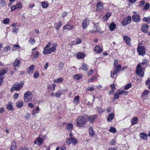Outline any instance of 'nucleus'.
Returning a JSON list of instances; mask_svg holds the SVG:
<instances>
[{
    "mask_svg": "<svg viewBox=\"0 0 150 150\" xmlns=\"http://www.w3.org/2000/svg\"><path fill=\"white\" fill-rule=\"evenodd\" d=\"M52 44L49 42L44 48L43 53L45 54H50L54 52L56 50L57 45L56 43H54L52 45V47L50 48Z\"/></svg>",
    "mask_w": 150,
    "mask_h": 150,
    "instance_id": "f257e3e1",
    "label": "nucleus"
},
{
    "mask_svg": "<svg viewBox=\"0 0 150 150\" xmlns=\"http://www.w3.org/2000/svg\"><path fill=\"white\" fill-rule=\"evenodd\" d=\"M148 62V60L146 59H144L142 62L138 64L136 69V74L138 75L140 77H143L144 74V72L143 71L142 68V65H146Z\"/></svg>",
    "mask_w": 150,
    "mask_h": 150,
    "instance_id": "f03ea898",
    "label": "nucleus"
},
{
    "mask_svg": "<svg viewBox=\"0 0 150 150\" xmlns=\"http://www.w3.org/2000/svg\"><path fill=\"white\" fill-rule=\"evenodd\" d=\"M87 122L86 119L83 116H79L76 119V125L77 127H83Z\"/></svg>",
    "mask_w": 150,
    "mask_h": 150,
    "instance_id": "7ed1b4c3",
    "label": "nucleus"
},
{
    "mask_svg": "<svg viewBox=\"0 0 150 150\" xmlns=\"http://www.w3.org/2000/svg\"><path fill=\"white\" fill-rule=\"evenodd\" d=\"M33 97L32 92L28 91L25 92L24 95V99L26 103L30 102L31 101Z\"/></svg>",
    "mask_w": 150,
    "mask_h": 150,
    "instance_id": "20e7f679",
    "label": "nucleus"
},
{
    "mask_svg": "<svg viewBox=\"0 0 150 150\" xmlns=\"http://www.w3.org/2000/svg\"><path fill=\"white\" fill-rule=\"evenodd\" d=\"M103 4L100 1L98 0L96 4V11L97 12H99L102 11L103 9Z\"/></svg>",
    "mask_w": 150,
    "mask_h": 150,
    "instance_id": "39448f33",
    "label": "nucleus"
},
{
    "mask_svg": "<svg viewBox=\"0 0 150 150\" xmlns=\"http://www.w3.org/2000/svg\"><path fill=\"white\" fill-rule=\"evenodd\" d=\"M115 67L113 72L111 71L110 76L112 78H114L115 74H117L121 70V67L120 65H117L116 66H114Z\"/></svg>",
    "mask_w": 150,
    "mask_h": 150,
    "instance_id": "423d86ee",
    "label": "nucleus"
},
{
    "mask_svg": "<svg viewBox=\"0 0 150 150\" xmlns=\"http://www.w3.org/2000/svg\"><path fill=\"white\" fill-rule=\"evenodd\" d=\"M23 84L22 83L16 84L14 85L11 89V91H18L22 88Z\"/></svg>",
    "mask_w": 150,
    "mask_h": 150,
    "instance_id": "0eeeda50",
    "label": "nucleus"
},
{
    "mask_svg": "<svg viewBox=\"0 0 150 150\" xmlns=\"http://www.w3.org/2000/svg\"><path fill=\"white\" fill-rule=\"evenodd\" d=\"M137 51L139 55H140L144 56L145 54V47L144 46H140L138 47L137 49Z\"/></svg>",
    "mask_w": 150,
    "mask_h": 150,
    "instance_id": "6e6552de",
    "label": "nucleus"
},
{
    "mask_svg": "<svg viewBox=\"0 0 150 150\" xmlns=\"http://www.w3.org/2000/svg\"><path fill=\"white\" fill-rule=\"evenodd\" d=\"M46 138L45 136H43L42 138L40 137H37L34 141V144H37L38 145H40L43 142V140Z\"/></svg>",
    "mask_w": 150,
    "mask_h": 150,
    "instance_id": "1a4fd4ad",
    "label": "nucleus"
},
{
    "mask_svg": "<svg viewBox=\"0 0 150 150\" xmlns=\"http://www.w3.org/2000/svg\"><path fill=\"white\" fill-rule=\"evenodd\" d=\"M131 21V17L130 16L127 17L122 22L121 24L124 26H126L129 24Z\"/></svg>",
    "mask_w": 150,
    "mask_h": 150,
    "instance_id": "9d476101",
    "label": "nucleus"
},
{
    "mask_svg": "<svg viewBox=\"0 0 150 150\" xmlns=\"http://www.w3.org/2000/svg\"><path fill=\"white\" fill-rule=\"evenodd\" d=\"M77 142L76 139L74 137H71L68 139L66 141V143L68 145H70L71 143L76 144Z\"/></svg>",
    "mask_w": 150,
    "mask_h": 150,
    "instance_id": "9b49d317",
    "label": "nucleus"
},
{
    "mask_svg": "<svg viewBox=\"0 0 150 150\" xmlns=\"http://www.w3.org/2000/svg\"><path fill=\"white\" fill-rule=\"evenodd\" d=\"M8 70L7 69H4L0 71V86L2 84L3 81V75L6 73Z\"/></svg>",
    "mask_w": 150,
    "mask_h": 150,
    "instance_id": "f8f14e48",
    "label": "nucleus"
},
{
    "mask_svg": "<svg viewBox=\"0 0 150 150\" xmlns=\"http://www.w3.org/2000/svg\"><path fill=\"white\" fill-rule=\"evenodd\" d=\"M133 21L136 23L139 22L141 20L140 16L138 15L134 14L132 16Z\"/></svg>",
    "mask_w": 150,
    "mask_h": 150,
    "instance_id": "ddd939ff",
    "label": "nucleus"
},
{
    "mask_svg": "<svg viewBox=\"0 0 150 150\" xmlns=\"http://www.w3.org/2000/svg\"><path fill=\"white\" fill-rule=\"evenodd\" d=\"M89 24V21L87 19H85L83 21L82 24V28L85 29Z\"/></svg>",
    "mask_w": 150,
    "mask_h": 150,
    "instance_id": "4468645a",
    "label": "nucleus"
},
{
    "mask_svg": "<svg viewBox=\"0 0 150 150\" xmlns=\"http://www.w3.org/2000/svg\"><path fill=\"white\" fill-rule=\"evenodd\" d=\"M123 40L126 42V44L129 45H131L130 42L131 41V38L130 37L127 35H125L123 37Z\"/></svg>",
    "mask_w": 150,
    "mask_h": 150,
    "instance_id": "2eb2a0df",
    "label": "nucleus"
},
{
    "mask_svg": "<svg viewBox=\"0 0 150 150\" xmlns=\"http://www.w3.org/2000/svg\"><path fill=\"white\" fill-rule=\"evenodd\" d=\"M20 61L18 59H16L15 61L13 62V65L15 67H18V68L16 67H14V70L16 71L18 68V67L20 65Z\"/></svg>",
    "mask_w": 150,
    "mask_h": 150,
    "instance_id": "dca6fc26",
    "label": "nucleus"
},
{
    "mask_svg": "<svg viewBox=\"0 0 150 150\" xmlns=\"http://www.w3.org/2000/svg\"><path fill=\"white\" fill-rule=\"evenodd\" d=\"M141 30L144 33H147L148 32V25L146 24H144L142 26Z\"/></svg>",
    "mask_w": 150,
    "mask_h": 150,
    "instance_id": "f3484780",
    "label": "nucleus"
},
{
    "mask_svg": "<svg viewBox=\"0 0 150 150\" xmlns=\"http://www.w3.org/2000/svg\"><path fill=\"white\" fill-rule=\"evenodd\" d=\"M39 53L38 52L35 51L32 53L31 55V58L32 60H34L39 57Z\"/></svg>",
    "mask_w": 150,
    "mask_h": 150,
    "instance_id": "a211bd4d",
    "label": "nucleus"
},
{
    "mask_svg": "<svg viewBox=\"0 0 150 150\" xmlns=\"http://www.w3.org/2000/svg\"><path fill=\"white\" fill-rule=\"evenodd\" d=\"M102 51L101 48L99 46H96L94 47V52L96 53L100 54Z\"/></svg>",
    "mask_w": 150,
    "mask_h": 150,
    "instance_id": "6ab92c4d",
    "label": "nucleus"
},
{
    "mask_svg": "<svg viewBox=\"0 0 150 150\" xmlns=\"http://www.w3.org/2000/svg\"><path fill=\"white\" fill-rule=\"evenodd\" d=\"M16 142L13 140L12 141L11 144L10 150H15L16 149Z\"/></svg>",
    "mask_w": 150,
    "mask_h": 150,
    "instance_id": "aec40b11",
    "label": "nucleus"
},
{
    "mask_svg": "<svg viewBox=\"0 0 150 150\" xmlns=\"http://www.w3.org/2000/svg\"><path fill=\"white\" fill-rule=\"evenodd\" d=\"M138 118L136 117H134L131 120L132 125H134L138 123Z\"/></svg>",
    "mask_w": 150,
    "mask_h": 150,
    "instance_id": "412c9836",
    "label": "nucleus"
},
{
    "mask_svg": "<svg viewBox=\"0 0 150 150\" xmlns=\"http://www.w3.org/2000/svg\"><path fill=\"white\" fill-rule=\"evenodd\" d=\"M34 66L33 65H32L30 66L28 69L27 72L30 74H32L33 72V70Z\"/></svg>",
    "mask_w": 150,
    "mask_h": 150,
    "instance_id": "4be33fe9",
    "label": "nucleus"
},
{
    "mask_svg": "<svg viewBox=\"0 0 150 150\" xmlns=\"http://www.w3.org/2000/svg\"><path fill=\"white\" fill-rule=\"evenodd\" d=\"M114 116V114L112 113H110L107 118V120L108 122H111L113 119Z\"/></svg>",
    "mask_w": 150,
    "mask_h": 150,
    "instance_id": "5701e85b",
    "label": "nucleus"
},
{
    "mask_svg": "<svg viewBox=\"0 0 150 150\" xmlns=\"http://www.w3.org/2000/svg\"><path fill=\"white\" fill-rule=\"evenodd\" d=\"M66 128L69 131L71 132L73 129V125L71 123H68L66 126Z\"/></svg>",
    "mask_w": 150,
    "mask_h": 150,
    "instance_id": "b1692460",
    "label": "nucleus"
},
{
    "mask_svg": "<svg viewBox=\"0 0 150 150\" xmlns=\"http://www.w3.org/2000/svg\"><path fill=\"white\" fill-rule=\"evenodd\" d=\"M62 25V22L61 21L59 22L58 23H56L54 24V27L57 30H59Z\"/></svg>",
    "mask_w": 150,
    "mask_h": 150,
    "instance_id": "393cba45",
    "label": "nucleus"
},
{
    "mask_svg": "<svg viewBox=\"0 0 150 150\" xmlns=\"http://www.w3.org/2000/svg\"><path fill=\"white\" fill-rule=\"evenodd\" d=\"M16 105L18 108H21L23 106L22 100H18L16 103Z\"/></svg>",
    "mask_w": 150,
    "mask_h": 150,
    "instance_id": "a878e982",
    "label": "nucleus"
},
{
    "mask_svg": "<svg viewBox=\"0 0 150 150\" xmlns=\"http://www.w3.org/2000/svg\"><path fill=\"white\" fill-rule=\"evenodd\" d=\"M140 137L144 139H147V136L146 134L141 132L139 134Z\"/></svg>",
    "mask_w": 150,
    "mask_h": 150,
    "instance_id": "bb28decb",
    "label": "nucleus"
},
{
    "mask_svg": "<svg viewBox=\"0 0 150 150\" xmlns=\"http://www.w3.org/2000/svg\"><path fill=\"white\" fill-rule=\"evenodd\" d=\"M88 67L86 64L83 63L82 64V69L79 68V69H82L83 70L86 71L88 69Z\"/></svg>",
    "mask_w": 150,
    "mask_h": 150,
    "instance_id": "cd10ccee",
    "label": "nucleus"
},
{
    "mask_svg": "<svg viewBox=\"0 0 150 150\" xmlns=\"http://www.w3.org/2000/svg\"><path fill=\"white\" fill-rule=\"evenodd\" d=\"M74 27V26H70L68 24H67L63 27V28L65 30L68 29L70 30L72 29Z\"/></svg>",
    "mask_w": 150,
    "mask_h": 150,
    "instance_id": "c85d7f7f",
    "label": "nucleus"
},
{
    "mask_svg": "<svg viewBox=\"0 0 150 150\" xmlns=\"http://www.w3.org/2000/svg\"><path fill=\"white\" fill-rule=\"evenodd\" d=\"M40 111V109L39 107L36 108V109H34L32 110V114L33 115H34L35 114L38 113Z\"/></svg>",
    "mask_w": 150,
    "mask_h": 150,
    "instance_id": "c756f323",
    "label": "nucleus"
},
{
    "mask_svg": "<svg viewBox=\"0 0 150 150\" xmlns=\"http://www.w3.org/2000/svg\"><path fill=\"white\" fill-rule=\"evenodd\" d=\"M111 15V13L108 12L107 13L105 16L103 17V19L104 20L107 21Z\"/></svg>",
    "mask_w": 150,
    "mask_h": 150,
    "instance_id": "7c9ffc66",
    "label": "nucleus"
},
{
    "mask_svg": "<svg viewBox=\"0 0 150 150\" xmlns=\"http://www.w3.org/2000/svg\"><path fill=\"white\" fill-rule=\"evenodd\" d=\"M82 76L81 74H77L74 75L73 78L74 79L79 80L82 77Z\"/></svg>",
    "mask_w": 150,
    "mask_h": 150,
    "instance_id": "2f4dec72",
    "label": "nucleus"
},
{
    "mask_svg": "<svg viewBox=\"0 0 150 150\" xmlns=\"http://www.w3.org/2000/svg\"><path fill=\"white\" fill-rule=\"evenodd\" d=\"M88 130L90 135L91 136H93L94 135V131L93 127L91 126L90 127Z\"/></svg>",
    "mask_w": 150,
    "mask_h": 150,
    "instance_id": "473e14b6",
    "label": "nucleus"
},
{
    "mask_svg": "<svg viewBox=\"0 0 150 150\" xmlns=\"http://www.w3.org/2000/svg\"><path fill=\"white\" fill-rule=\"evenodd\" d=\"M79 101V97L78 96H75L73 100V102L76 105H77Z\"/></svg>",
    "mask_w": 150,
    "mask_h": 150,
    "instance_id": "72a5a7b5",
    "label": "nucleus"
},
{
    "mask_svg": "<svg viewBox=\"0 0 150 150\" xmlns=\"http://www.w3.org/2000/svg\"><path fill=\"white\" fill-rule=\"evenodd\" d=\"M124 91H120L119 92H116L114 95V99H117L119 97V96L122 94L123 92H124Z\"/></svg>",
    "mask_w": 150,
    "mask_h": 150,
    "instance_id": "f704fd0d",
    "label": "nucleus"
},
{
    "mask_svg": "<svg viewBox=\"0 0 150 150\" xmlns=\"http://www.w3.org/2000/svg\"><path fill=\"white\" fill-rule=\"evenodd\" d=\"M85 54L82 53H79L77 55V58L78 59H82L84 58L85 57Z\"/></svg>",
    "mask_w": 150,
    "mask_h": 150,
    "instance_id": "c9c22d12",
    "label": "nucleus"
},
{
    "mask_svg": "<svg viewBox=\"0 0 150 150\" xmlns=\"http://www.w3.org/2000/svg\"><path fill=\"white\" fill-rule=\"evenodd\" d=\"M41 5L43 8H45L48 6V4L47 2L43 1L41 3Z\"/></svg>",
    "mask_w": 150,
    "mask_h": 150,
    "instance_id": "e433bc0d",
    "label": "nucleus"
},
{
    "mask_svg": "<svg viewBox=\"0 0 150 150\" xmlns=\"http://www.w3.org/2000/svg\"><path fill=\"white\" fill-rule=\"evenodd\" d=\"M63 81V79L62 78H59L54 81V83H59L62 82Z\"/></svg>",
    "mask_w": 150,
    "mask_h": 150,
    "instance_id": "4c0bfd02",
    "label": "nucleus"
},
{
    "mask_svg": "<svg viewBox=\"0 0 150 150\" xmlns=\"http://www.w3.org/2000/svg\"><path fill=\"white\" fill-rule=\"evenodd\" d=\"M20 47L18 45H15L13 47L12 50H18L19 49Z\"/></svg>",
    "mask_w": 150,
    "mask_h": 150,
    "instance_id": "58836bf2",
    "label": "nucleus"
},
{
    "mask_svg": "<svg viewBox=\"0 0 150 150\" xmlns=\"http://www.w3.org/2000/svg\"><path fill=\"white\" fill-rule=\"evenodd\" d=\"M6 108L8 110L10 111H12L13 109L12 105L10 104V103L7 105Z\"/></svg>",
    "mask_w": 150,
    "mask_h": 150,
    "instance_id": "ea45409f",
    "label": "nucleus"
},
{
    "mask_svg": "<svg viewBox=\"0 0 150 150\" xmlns=\"http://www.w3.org/2000/svg\"><path fill=\"white\" fill-rule=\"evenodd\" d=\"M115 25L113 23H111L109 26L110 29L111 31H112L115 29Z\"/></svg>",
    "mask_w": 150,
    "mask_h": 150,
    "instance_id": "a19ab883",
    "label": "nucleus"
},
{
    "mask_svg": "<svg viewBox=\"0 0 150 150\" xmlns=\"http://www.w3.org/2000/svg\"><path fill=\"white\" fill-rule=\"evenodd\" d=\"M149 93V90H145L142 93V96L143 97H144L147 95Z\"/></svg>",
    "mask_w": 150,
    "mask_h": 150,
    "instance_id": "79ce46f5",
    "label": "nucleus"
},
{
    "mask_svg": "<svg viewBox=\"0 0 150 150\" xmlns=\"http://www.w3.org/2000/svg\"><path fill=\"white\" fill-rule=\"evenodd\" d=\"M150 5L148 3H146L144 6L143 9L144 10H146L148 9L150 7Z\"/></svg>",
    "mask_w": 150,
    "mask_h": 150,
    "instance_id": "37998d69",
    "label": "nucleus"
},
{
    "mask_svg": "<svg viewBox=\"0 0 150 150\" xmlns=\"http://www.w3.org/2000/svg\"><path fill=\"white\" fill-rule=\"evenodd\" d=\"M88 120L91 122L93 123L94 122V116L92 115L88 117Z\"/></svg>",
    "mask_w": 150,
    "mask_h": 150,
    "instance_id": "c03bdc74",
    "label": "nucleus"
},
{
    "mask_svg": "<svg viewBox=\"0 0 150 150\" xmlns=\"http://www.w3.org/2000/svg\"><path fill=\"white\" fill-rule=\"evenodd\" d=\"M64 65L62 63H60L59 64V66L58 67L60 71H62L63 70V69L64 67Z\"/></svg>",
    "mask_w": 150,
    "mask_h": 150,
    "instance_id": "a18cd8bd",
    "label": "nucleus"
},
{
    "mask_svg": "<svg viewBox=\"0 0 150 150\" xmlns=\"http://www.w3.org/2000/svg\"><path fill=\"white\" fill-rule=\"evenodd\" d=\"M16 6L17 8H21L22 7V5L20 2H18L16 3Z\"/></svg>",
    "mask_w": 150,
    "mask_h": 150,
    "instance_id": "49530a36",
    "label": "nucleus"
},
{
    "mask_svg": "<svg viewBox=\"0 0 150 150\" xmlns=\"http://www.w3.org/2000/svg\"><path fill=\"white\" fill-rule=\"evenodd\" d=\"M109 131L110 132L115 133L116 132V129L114 127H111L109 129Z\"/></svg>",
    "mask_w": 150,
    "mask_h": 150,
    "instance_id": "de8ad7c7",
    "label": "nucleus"
},
{
    "mask_svg": "<svg viewBox=\"0 0 150 150\" xmlns=\"http://www.w3.org/2000/svg\"><path fill=\"white\" fill-rule=\"evenodd\" d=\"M110 87L112 89V90L110 91V93H113L114 91L115 90V85L114 84H112L110 85Z\"/></svg>",
    "mask_w": 150,
    "mask_h": 150,
    "instance_id": "09e8293b",
    "label": "nucleus"
},
{
    "mask_svg": "<svg viewBox=\"0 0 150 150\" xmlns=\"http://www.w3.org/2000/svg\"><path fill=\"white\" fill-rule=\"evenodd\" d=\"M62 94V92L60 91H57L55 93V96L57 97H59Z\"/></svg>",
    "mask_w": 150,
    "mask_h": 150,
    "instance_id": "8fccbe9b",
    "label": "nucleus"
},
{
    "mask_svg": "<svg viewBox=\"0 0 150 150\" xmlns=\"http://www.w3.org/2000/svg\"><path fill=\"white\" fill-rule=\"evenodd\" d=\"M29 43L31 45H33L34 44L35 42V40L34 39L31 38L29 40Z\"/></svg>",
    "mask_w": 150,
    "mask_h": 150,
    "instance_id": "3c124183",
    "label": "nucleus"
},
{
    "mask_svg": "<svg viewBox=\"0 0 150 150\" xmlns=\"http://www.w3.org/2000/svg\"><path fill=\"white\" fill-rule=\"evenodd\" d=\"M94 32L96 31H97L98 32H100V30H99V26L98 24H97V25L96 27H94Z\"/></svg>",
    "mask_w": 150,
    "mask_h": 150,
    "instance_id": "603ef678",
    "label": "nucleus"
},
{
    "mask_svg": "<svg viewBox=\"0 0 150 150\" xmlns=\"http://www.w3.org/2000/svg\"><path fill=\"white\" fill-rule=\"evenodd\" d=\"M24 117L26 120H28L30 117V115L29 113H27L25 115Z\"/></svg>",
    "mask_w": 150,
    "mask_h": 150,
    "instance_id": "864d4df0",
    "label": "nucleus"
},
{
    "mask_svg": "<svg viewBox=\"0 0 150 150\" xmlns=\"http://www.w3.org/2000/svg\"><path fill=\"white\" fill-rule=\"evenodd\" d=\"M9 19L7 18H6L3 21V23L5 24H7L9 23Z\"/></svg>",
    "mask_w": 150,
    "mask_h": 150,
    "instance_id": "5fc2aeb1",
    "label": "nucleus"
},
{
    "mask_svg": "<svg viewBox=\"0 0 150 150\" xmlns=\"http://www.w3.org/2000/svg\"><path fill=\"white\" fill-rule=\"evenodd\" d=\"M143 21L146 22L148 23H150V21L149 20V17H144L143 18Z\"/></svg>",
    "mask_w": 150,
    "mask_h": 150,
    "instance_id": "6e6d98bb",
    "label": "nucleus"
},
{
    "mask_svg": "<svg viewBox=\"0 0 150 150\" xmlns=\"http://www.w3.org/2000/svg\"><path fill=\"white\" fill-rule=\"evenodd\" d=\"M132 86V84L130 83H129L125 87L124 89L127 90L129 88H131Z\"/></svg>",
    "mask_w": 150,
    "mask_h": 150,
    "instance_id": "4d7b16f0",
    "label": "nucleus"
},
{
    "mask_svg": "<svg viewBox=\"0 0 150 150\" xmlns=\"http://www.w3.org/2000/svg\"><path fill=\"white\" fill-rule=\"evenodd\" d=\"M145 1L144 0L141 1L140 2L139 6L141 7H142L145 4Z\"/></svg>",
    "mask_w": 150,
    "mask_h": 150,
    "instance_id": "13d9d810",
    "label": "nucleus"
},
{
    "mask_svg": "<svg viewBox=\"0 0 150 150\" xmlns=\"http://www.w3.org/2000/svg\"><path fill=\"white\" fill-rule=\"evenodd\" d=\"M12 32L15 33H17L18 30V29L16 28H14L12 29Z\"/></svg>",
    "mask_w": 150,
    "mask_h": 150,
    "instance_id": "bf43d9fd",
    "label": "nucleus"
},
{
    "mask_svg": "<svg viewBox=\"0 0 150 150\" xmlns=\"http://www.w3.org/2000/svg\"><path fill=\"white\" fill-rule=\"evenodd\" d=\"M115 141L114 139H112L111 141H110L109 144L112 145H114L115 144Z\"/></svg>",
    "mask_w": 150,
    "mask_h": 150,
    "instance_id": "052dcab7",
    "label": "nucleus"
},
{
    "mask_svg": "<svg viewBox=\"0 0 150 150\" xmlns=\"http://www.w3.org/2000/svg\"><path fill=\"white\" fill-rule=\"evenodd\" d=\"M39 75V73L37 72H35L34 75V77L35 78H38Z\"/></svg>",
    "mask_w": 150,
    "mask_h": 150,
    "instance_id": "680f3d73",
    "label": "nucleus"
},
{
    "mask_svg": "<svg viewBox=\"0 0 150 150\" xmlns=\"http://www.w3.org/2000/svg\"><path fill=\"white\" fill-rule=\"evenodd\" d=\"M68 14V13L67 12H63L62 14V17L63 18H64Z\"/></svg>",
    "mask_w": 150,
    "mask_h": 150,
    "instance_id": "e2e57ef3",
    "label": "nucleus"
},
{
    "mask_svg": "<svg viewBox=\"0 0 150 150\" xmlns=\"http://www.w3.org/2000/svg\"><path fill=\"white\" fill-rule=\"evenodd\" d=\"M76 40V44H78L81 42V40L79 38H77Z\"/></svg>",
    "mask_w": 150,
    "mask_h": 150,
    "instance_id": "0e129e2a",
    "label": "nucleus"
},
{
    "mask_svg": "<svg viewBox=\"0 0 150 150\" xmlns=\"http://www.w3.org/2000/svg\"><path fill=\"white\" fill-rule=\"evenodd\" d=\"M86 90L92 91L94 90V88L93 87H88Z\"/></svg>",
    "mask_w": 150,
    "mask_h": 150,
    "instance_id": "69168bd1",
    "label": "nucleus"
},
{
    "mask_svg": "<svg viewBox=\"0 0 150 150\" xmlns=\"http://www.w3.org/2000/svg\"><path fill=\"white\" fill-rule=\"evenodd\" d=\"M19 150H29V149L26 147L24 146L20 149Z\"/></svg>",
    "mask_w": 150,
    "mask_h": 150,
    "instance_id": "338daca9",
    "label": "nucleus"
},
{
    "mask_svg": "<svg viewBox=\"0 0 150 150\" xmlns=\"http://www.w3.org/2000/svg\"><path fill=\"white\" fill-rule=\"evenodd\" d=\"M0 3L2 6H5V1L4 0H0Z\"/></svg>",
    "mask_w": 150,
    "mask_h": 150,
    "instance_id": "774afa93",
    "label": "nucleus"
}]
</instances>
